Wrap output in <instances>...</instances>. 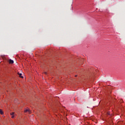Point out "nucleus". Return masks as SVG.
<instances>
[{
  "label": "nucleus",
  "instance_id": "1",
  "mask_svg": "<svg viewBox=\"0 0 125 125\" xmlns=\"http://www.w3.org/2000/svg\"><path fill=\"white\" fill-rule=\"evenodd\" d=\"M9 63L10 64H13V63H14V61H13V60H12L11 59H10L9 60Z\"/></svg>",
  "mask_w": 125,
  "mask_h": 125
},
{
  "label": "nucleus",
  "instance_id": "2",
  "mask_svg": "<svg viewBox=\"0 0 125 125\" xmlns=\"http://www.w3.org/2000/svg\"><path fill=\"white\" fill-rule=\"evenodd\" d=\"M27 112L29 114L31 113V110H30L29 109H26L24 110V113H27Z\"/></svg>",
  "mask_w": 125,
  "mask_h": 125
},
{
  "label": "nucleus",
  "instance_id": "3",
  "mask_svg": "<svg viewBox=\"0 0 125 125\" xmlns=\"http://www.w3.org/2000/svg\"><path fill=\"white\" fill-rule=\"evenodd\" d=\"M18 75L20 78H21V79H23V76H22V73H18Z\"/></svg>",
  "mask_w": 125,
  "mask_h": 125
},
{
  "label": "nucleus",
  "instance_id": "4",
  "mask_svg": "<svg viewBox=\"0 0 125 125\" xmlns=\"http://www.w3.org/2000/svg\"><path fill=\"white\" fill-rule=\"evenodd\" d=\"M0 114L1 115H2V114H3V112H2V110L0 109Z\"/></svg>",
  "mask_w": 125,
  "mask_h": 125
},
{
  "label": "nucleus",
  "instance_id": "5",
  "mask_svg": "<svg viewBox=\"0 0 125 125\" xmlns=\"http://www.w3.org/2000/svg\"><path fill=\"white\" fill-rule=\"evenodd\" d=\"M10 115H11V116H14V112H12V113H10Z\"/></svg>",
  "mask_w": 125,
  "mask_h": 125
},
{
  "label": "nucleus",
  "instance_id": "6",
  "mask_svg": "<svg viewBox=\"0 0 125 125\" xmlns=\"http://www.w3.org/2000/svg\"><path fill=\"white\" fill-rule=\"evenodd\" d=\"M44 73L45 74V75H47V73L46 72H44Z\"/></svg>",
  "mask_w": 125,
  "mask_h": 125
},
{
  "label": "nucleus",
  "instance_id": "7",
  "mask_svg": "<svg viewBox=\"0 0 125 125\" xmlns=\"http://www.w3.org/2000/svg\"><path fill=\"white\" fill-rule=\"evenodd\" d=\"M14 118V115H12V119H13Z\"/></svg>",
  "mask_w": 125,
  "mask_h": 125
},
{
  "label": "nucleus",
  "instance_id": "8",
  "mask_svg": "<svg viewBox=\"0 0 125 125\" xmlns=\"http://www.w3.org/2000/svg\"><path fill=\"white\" fill-rule=\"evenodd\" d=\"M107 115H110V113L107 112Z\"/></svg>",
  "mask_w": 125,
  "mask_h": 125
},
{
  "label": "nucleus",
  "instance_id": "9",
  "mask_svg": "<svg viewBox=\"0 0 125 125\" xmlns=\"http://www.w3.org/2000/svg\"><path fill=\"white\" fill-rule=\"evenodd\" d=\"M75 77H78V75H75Z\"/></svg>",
  "mask_w": 125,
  "mask_h": 125
}]
</instances>
